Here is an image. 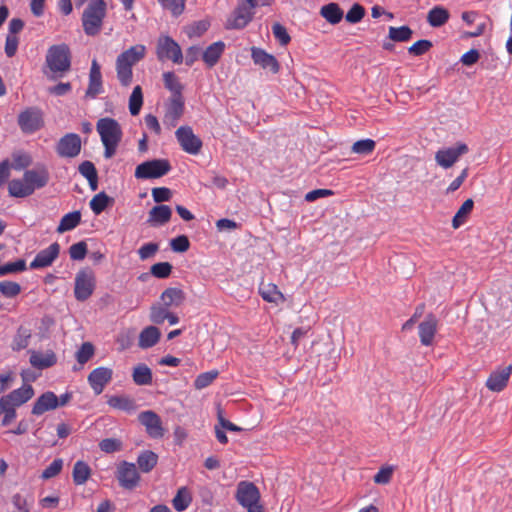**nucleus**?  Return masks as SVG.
Segmentation results:
<instances>
[{"mask_svg":"<svg viewBox=\"0 0 512 512\" xmlns=\"http://www.w3.org/2000/svg\"><path fill=\"white\" fill-rule=\"evenodd\" d=\"M272 32L274 37L279 41L280 45L286 46L291 41V37L287 32V29L280 23H274L272 25Z\"/></svg>","mask_w":512,"mask_h":512,"instance_id":"nucleus-56","label":"nucleus"},{"mask_svg":"<svg viewBox=\"0 0 512 512\" xmlns=\"http://www.w3.org/2000/svg\"><path fill=\"white\" fill-rule=\"evenodd\" d=\"M146 48L144 45L137 44L126 51L122 52L117 60L121 61V64L126 65L130 68L145 57Z\"/></svg>","mask_w":512,"mask_h":512,"instance_id":"nucleus-24","label":"nucleus"},{"mask_svg":"<svg viewBox=\"0 0 512 512\" xmlns=\"http://www.w3.org/2000/svg\"><path fill=\"white\" fill-rule=\"evenodd\" d=\"M16 407L0 400V415H2L1 426H9L16 418Z\"/></svg>","mask_w":512,"mask_h":512,"instance_id":"nucleus-46","label":"nucleus"},{"mask_svg":"<svg viewBox=\"0 0 512 512\" xmlns=\"http://www.w3.org/2000/svg\"><path fill=\"white\" fill-rule=\"evenodd\" d=\"M102 92V75L100 65L94 59L91 64L89 73V84L85 96L88 98H95Z\"/></svg>","mask_w":512,"mask_h":512,"instance_id":"nucleus-22","label":"nucleus"},{"mask_svg":"<svg viewBox=\"0 0 512 512\" xmlns=\"http://www.w3.org/2000/svg\"><path fill=\"white\" fill-rule=\"evenodd\" d=\"M469 148L465 143L458 142L454 146L450 147V167L458 160V158L468 153Z\"/></svg>","mask_w":512,"mask_h":512,"instance_id":"nucleus-63","label":"nucleus"},{"mask_svg":"<svg viewBox=\"0 0 512 512\" xmlns=\"http://www.w3.org/2000/svg\"><path fill=\"white\" fill-rule=\"evenodd\" d=\"M113 202V198L109 197L105 192H100L90 201V208L96 215H99Z\"/></svg>","mask_w":512,"mask_h":512,"instance_id":"nucleus-38","label":"nucleus"},{"mask_svg":"<svg viewBox=\"0 0 512 512\" xmlns=\"http://www.w3.org/2000/svg\"><path fill=\"white\" fill-rule=\"evenodd\" d=\"M106 16V3L104 0H91L82 14V26L86 35H97Z\"/></svg>","mask_w":512,"mask_h":512,"instance_id":"nucleus-1","label":"nucleus"},{"mask_svg":"<svg viewBox=\"0 0 512 512\" xmlns=\"http://www.w3.org/2000/svg\"><path fill=\"white\" fill-rule=\"evenodd\" d=\"M169 312H170L169 307L166 306L163 302L162 303H154L150 307V313H149L150 321L157 325L162 324L166 320Z\"/></svg>","mask_w":512,"mask_h":512,"instance_id":"nucleus-40","label":"nucleus"},{"mask_svg":"<svg viewBox=\"0 0 512 512\" xmlns=\"http://www.w3.org/2000/svg\"><path fill=\"white\" fill-rule=\"evenodd\" d=\"M88 249L85 241H80L70 246L69 255L72 260H83L87 255Z\"/></svg>","mask_w":512,"mask_h":512,"instance_id":"nucleus-54","label":"nucleus"},{"mask_svg":"<svg viewBox=\"0 0 512 512\" xmlns=\"http://www.w3.org/2000/svg\"><path fill=\"white\" fill-rule=\"evenodd\" d=\"M184 114V98L183 96L170 97L166 104V112L164 122L175 127L179 119Z\"/></svg>","mask_w":512,"mask_h":512,"instance_id":"nucleus-17","label":"nucleus"},{"mask_svg":"<svg viewBox=\"0 0 512 512\" xmlns=\"http://www.w3.org/2000/svg\"><path fill=\"white\" fill-rule=\"evenodd\" d=\"M433 44L430 40L422 39L415 42L408 48V53L413 56H421L427 53Z\"/></svg>","mask_w":512,"mask_h":512,"instance_id":"nucleus-53","label":"nucleus"},{"mask_svg":"<svg viewBox=\"0 0 512 512\" xmlns=\"http://www.w3.org/2000/svg\"><path fill=\"white\" fill-rule=\"evenodd\" d=\"M172 269L169 262H158L151 266L150 273L156 278L165 279L170 276Z\"/></svg>","mask_w":512,"mask_h":512,"instance_id":"nucleus-50","label":"nucleus"},{"mask_svg":"<svg viewBox=\"0 0 512 512\" xmlns=\"http://www.w3.org/2000/svg\"><path fill=\"white\" fill-rule=\"evenodd\" d=\"M95 349L92 343L84 342L76 352V360L79 364L84 365L94 355Z\"/></svg>","mask_w":512,"mask_h":512,"instance_id":"nucleus-49","label":"nucleus"},{"mask_svg":"<svg viewBox=\"0 0 512 512\" xmlns=\"http://www.w3.org/2000/svg\"><path fill=\"white\" fill-rule=\"evenodd\" d=\"M24 181L29 187L33 188V192L36 189L43 188L49 181V172L45 167H39L36 169L26 170L23 175Z\"/></svg>","mask_w":512,"mask_h":512,"instance_id":"nucleus-20","label":"nucleus"},{"mask_svg":"<svg viewBox=\"0 0 512 512\" xmlns=\"http://www.w3.org/2000/svg\"><path fill=\"white\" fill-rule=\"evenodd\" d=\"M172 216V210L167 205L154 206L149 211V217L147 222L151 226L164 225L170 221Z\"/></svg>","mask_w":512,"mask_h":512,"instance_id":"nucleus-25","label":"nucleus"},{"mask_svg":"<svg viewBox=\"0 0 512 512\" xmlns=\"http://www.w3.org/2000/svg\"><path fill=\"white\" fill-rule=\"evenodd\" d=\"M364 15L365 9L359 4H354L347 12L345 19L347 22L354 24L360 22Z\"/></svg>","mask_w":512,"mask_h":512,"instance_id":"nucleus-60","label":"nucleus"},{"mask_svg":"<svg viewBox=\"0 0 512 512\" xmlns=\"http://www.w3.org/2000/svg\"><path fill=\"white\" fill-rule=\"evenodd\" d=\"M160 299L169 308L172 306L179 307L185 301L186 296L182 289L169 287L162 292Z\"/></svg>","mask_w":512,"mask_h":512,"instance_id":"nucleus-29","label":"nucleus"},{"mask_svg":"<svg viewBox=\"0 0 512 512\" xmlns=\"http://www.w3.org/2000/svg\"><path fill=\"white\" fill-rule=\"evenodd\" d=\"M218 374L219 373L217 370L201 373L196 377L194 381V387L198 390H201L209 386L217 378Z\"/></svg>","mask_w":512,"mask_h":512,"instance_id":"nucleus-51","label":"nucleus"},{"mask_svg":"<svg viewBox=\"0 0 512 512\" xmlns=\"http://www.w3.org/2000/svg\"><path fill=\"white\" fill-rule=\"evenodd\" d=\"M171 170L167 159H153L139 164L135 169L137 179H155L166 175Z\"/></svg>","mask_w":512,"mask_h":512,"instance_id":"nucleus-5","label":"nucleus"},{"mask_svg":"<svg viewBox=\"0 0 512 512\" xmlns=\"http://www.w3.org/2000/svg\"><path fill=\"white\" fill-rule=\"evenodd\" d=\"M175 136L181 148L192 155L200 153L203 143L202 140L196 136L190 126H181L176 132Z\"/></svg>","mask_w":512,"mask_h":512,"instance_id":"nucleus-9","label":"nucleus"},{"mask_svg":"<svg viewBox=\"0 0 512 512\" xmlns=\"http://www.w3.org/2000/svg\"><path fill=\"white\" fill-rule=\"evenodd\" d=\"M97 132L101 137L102 143H120L122 139V128L113 118L105 117L98 120L96 124Z\"/></svg>","mask_w":512,"mask_h":512,"instance_id":"nucleus-8","label":"nucleus"},{"mask_svg":"<svg viewBox=\"0 0 512 512\" xmlns=\"http://www.w3.org/2000/svg\"><path fill=\"white\" fill-rule=\"evenodd\" d=\"M57 358L54 352L48 351L47 353H41L32 351L30 356V363L34 368L43 370L55 365Z\"/></svg>","mask_w":512,"mask_h":512,"instance_id":"nucleus-28","label":"nucleus"},{"mask_svg":"<svg viewBox=\"0 0 512 512\" xmlns=\"http://www.w3.org/2000/svg\"><path fill=\"white\" fill-rule=\"evenodd\" d=\"M163 80L165 87L172 93L171 97L182 96L183 86L174 72H165Z\"/></svg>","mask_w":512,"mask_h":512,"instance_id":"nucleus-42","label":"nucleus"},{"mask_svg":"<svg viewBox=\"0 0 512 512\" xmlns=\"http://www.w3.org/2000/svg\"><path fill=\"white\" fill-rule=\"evenodd\" d=\"M161 337V332L156 326H148L139 334L138 346L147 349L155 346Z\"/></svg>","mask_w":512,"mask_h":512,"instance_id":"nucleus-26","label":"nucleus"},{"mask_svg":"<svg viewBox=\"0 0 512 512\" xmlns=\"http://www.w3.org/2000/svg\"><path fill=\"white\" fill-rule=\"evenodd\" d=\"M438 320L433 314H428L424 321L419 326V337L421 344L424 346H431L437 331Z\"/></svg>","mask_w":512,"mask_h":512,"instance_id":"nucleus-19","label":"nucleus"},{"mask_svg":"<svg viewBox=\"0 0 512 512\" xmlns=\"http://www.w3.org/2000/svg\"><path fill=\"white\" fill-rule=\"evenodd\" d=\"M163 8L168 9L174 16L182 14L185 8V0H159Z\"/></svg>","mask_w":512,"mask_h":512,"instance_id":"nucleus-58","label":"nucleus"},{"mask_svg":"<svg viewBox=\"0 0 512 512\" xmlns=\"http://www.w3.org/2000/svg\"><path fill=\"white\" fill-rule=\"evenodd\" d=\"M96 277L90 268L81 269L75 277L74 295L78 301H86L93 294Z\"/></svg>","mask_w":512,"mask_h":512,"instance_id":"nucleus-6","label":"nucleus"},{"mask_svg":"<svg viewBox=\"0 0 512 512\" xmlns=\"http://www.w3.org/2000/svg\"><path fill=\"white\" fill-rule=\"evenodd\" d=\"M107 403L110 407L122 411L130 412L136 409L135 401L124 395L111 396L109 397Z\"/></svg>","mask_w":512,"mask_h":512,"instance_id":"nucleus-33","label":"nucleus"},{"mask_svg":"<svg viewBox=\"0 0 512 512\" xmlns=\"http://www.w3.org/2000/svg\"><path fill=\"white\" fill-rule=\"evenodd\" d=\"M474 207V201L472 199H467L459 210L456 212L452 219V226L457 229L462 226L468 220L469 215L471 214Z\"/></svg>","mask_w":512,"mask_h":512,"instance_id":"nucleus-31","label":"nucleus"},{"mask_svg":"<svg viewBox=\"0 0 512 512\" xmlns=\"http://www.w3.org/2000/svg\"><path fill=\"white\" fill-rule=\"evenodd\" d=\"M46 64L53 73H66L71 68V51L67 44L52 45L46 55Z\"/></svg>","mask_w":512,"mask_h":512,"instance_id":"nucleus-3","label":"nucleus"},{"mask_svg":"<svg viewBox=\"0 0 512 512\" xmlns=\"http://www.w3.org/2000/svg\"><path fill=\"white\" fill-rule=\"evenodd\" d=\"M251 57L256 65H259L263 69H269L273 74L279 72L280 64L278 60L265 50L257 47L251 49Z\"/></svg>","mask_w":512,"mask_h":512,"instance_id":"nucleus-18","label":"nucleus"},{"mask_svg":"<svg viewBox=\"0 0 512 512\" xmlns=\"http://www.w3.org/2000/svg\"><path fill=\"white\" fill-rule=\"evenodd\" d=\"M42 113L37 108H28L18 116V125L24 133H33L43 127Z\"/></svg>","mask_w":512,"mask_h":512,"instance_id":"nucleus-12","label":"nucleus"},{"mask_svg":"<svg viewBox=\"0 0 512 512\" xmlns=\"http://www.w3.org/2000/svg\"><path fill=\"white\" fill-rule=\"evenodd\" d=\"M320 14L331 24H337L343 18V11L336 3H329L321 8Z\"/></svg>","mask_w":512,"mask_h":512,"instance_id":"nucleus-37","label":"nucleus"},{"mask_svg":"<svg viewBox=\"0 0 512 512\" xmlns=\"http://www.w3.org/2000/svg\"><path fill=\"white\" fill-rule=\"evenodd\" d=\"M265 4V0H245L239 3L228 19L227 28L242 29L246 27L253 19V9L259 5Z\"/></svg>","mask_w":512,"mask_h":512,"instance_id":"nucleus-4","label":"nucleus"},{"mask_svg":"<svg viewBox=\"0 0 512 512\" xmlns=\"http://www.w3.org/2000/svg\"><path fill=\"white\" fill-rule=\"evenodd\" d=\"M55 149L62 158H75L81 152V137L76 133H67L59 139Z\"/></svg>","mask_w":512,"mask_h":512,"instance_id":"nucleus-10","label":"nucleus"},{"mask_svg":"<svg viewBox=\"0 0 512 512\" xmlns=\"http://www.w3.org/2000/svg\"><path fill=\"white\" fill-rule=\"evenodd\" d=\"M113 371L108 367L95 368L88 376V382L96 395L103 392L105 386L112 380Z\"/></svg>","mask_w":512,"mask_h":512,"instance_id":"nucleus-15","label":"nucleus"},{"mask_svg":"<svg viewBox=\"0 0 512 512\" xmlns=\"http://www.w3.org/2000/svg\"><path fill=\"white\" fill-rule=\"evenodd\" d=\"M81 222V213L80 211L70 212L62 217L60 223L57 227L58 233H64L66 231L72 230L79 225Z\"/></svg>","mask_w":512,"mask_h":512,"instance_id":"nucleus-34","label":"nucleus"},{"mask_svg":"<svg viewBox=\"0 0 512 512\" xmlns=\"http://www.w3.org/2000/svg\"><path fill=\"white\" fill-rule=\"evenodd\" d=\"M413 31L408 26L390 27L389 38L395 42H406L411 39Z\"/></svg>","mask_w":512,"mask_h":512,"instance_id":"nucleus-45","label":"nucleus"},{"mask_svg":"<svg viewBox=\"0 0 512 512\" xmlns=\"http://www.w3.org/2000/svg\"><path fill=\"white\" fill-rule=\"evenodd\" d=\"M138 421L145 427L147 434L154 439L162 438L165 430L161 418L152 410L143 411L138 415Z\"/></svg>","mask_w":512,"mask_h":512,"instance_id":"nucleus-13","label":"nucleus"},{"mask_svg":"<svg viewBox=\"0 0 512 512\" xmlns=\"http://www.w3.org/2000/svg\"><path fill=\"white\" fill-rule=\"evenodd\" d=\"M63 467V460L61 458L55 459L41 474L43 480L51 479L57 476Z\"/></svg>","mask_w":512,"mask_h":512,"instance_id":"nucleus-57","label":"nucleus"},{"mask_svg":"<svg viewBox=\"0 0 512 512\" xmlns=\"http://www.w3.org/2000/svg\"><path fill=\"white\" fill-rule=\"evenodd\" d=\"M235 498L247 512H264L260 504V491L253 482L241 481L237 485Z\"/></svg>","mask_w":512,"mask_h":512,"instance_id":"nucleus-2","label":"nucleus"},{"mask_svg":"<svg viewBox=\"0 0 512 512\" xmlns=\"http://www.w3.org/2000/svg\"><path fill=\"white\" fill-rule=\"evenodd\" d=\"M158 455L153 451H143L137 458L139 469L144 473H149L156 466Z\"/></svg>","mask_w":512,"mask_h":512,"instance_id":"nucleus-32","label":"nucleus"},{"mask_svg":"<svg viewBox=\"0 0 512 512\" xmlns=\"http://www.w3.org/2000/svg\"><path fill=\"white\" fill-rule=\"evenodd\" d=\"M209 23L207 21H198L188 27L185 31L189 38L200 37L204 32L207 31Z\"/></svg>","mask_w":512,"mask_h":512,"instance_id":"nucleus-59","label":"nucleus"},{"mask_svg":"<svg viewBox=\"0 0 512 512\" xmlns=\"http://www.w3.org/2000/svg\"><path fill=\"white\" fill-rule=\"evenodd\" d=\"M427 21L432 27H440L448 21V11L442 7H434L427 15Z\"/></svg>","mask_w":512,"mask_h":512,"instance_id":"nucleus-39","label":"nucleus"},{"mask_svg":"<svg viewBox=\"0 0 512 512\" xmlns=\"http://www.w3.org/2000/svg\"><path fill=\"white\" fill-rule=\"evenodd\" d=\"M0 292L7 298H13L20 294L21 286L13 281H1Z\"/></svg>","mask_w":512,"mask_h":512,"instance_id":"nucleus-52","label":"nucleus"},{"mask_svg":"<svg viewBox=\"0 0 512 512\" xmlns=\"http://www.w3.org/2000/svg\"><path fill=\"white\" fill-rule=\"evenodd\" d=\"M191 495L186 487H181L172 500L173 507L177 511H184L191 503Z\"/></svg>","mask_w":512,"mask_h":512,"instance_id":"nucleus-44","label":"nucleus"},{"mask_svg":"<svg viewBox=\"0 0 512 512\" xmlns=\"http://www.w3.org/2000/svg\"><path fill=\"white\" fill-rule=\"evenodd\" d=\"M156 53L160 61L171 60L176 64H180L183 61L181 47L169 36H163L158 39Z\"/></svg>","mask_w":512,"mask_h":512,"instance_id":"nucleus-7","label":"nucleus"},{"mask_svg":"<svg viewBox=\"0 0 512 512\" xmlns=\"http://www.w3.org/2000/svg\"><path fill=\"white\" fill-rule=\"evenodd\" d=\"M511 373V365L501 370L492 372L486 381V387L494 392L502 391L507 386Z\"/></svg>","mask_w":512,"mask_h":512,"instance_id":"nucleus-21","label":"nucleus"},{"mask_svg":"<svg viewBox=\"0 0 512 512\" xmlns=\"http://www.w3.org/2000/svg\"><path fill=\"white\" fill-rule=\"evenodd\" d=\"M170 246L174 252L183 253L189 249L190 242L187 236L180 235L171 240Z\"/></svg>","mask_w":512,"mask_h":512,"instance_id":"nucleus-62","label":"nucleus"},{"mask_svg":"<svg viewBox=\"0 0 512 512\" xmlns=\"http://www.w3.org/2000/svg\"><path fill=\"white\" fill-rule=\"evenodd\" d=\"M143 105V93L141 86L137 85L134 87L129 97V111L132 116H137L140 113Z\"/></svg>","mask_w":512,"mask_h":512,"instance_id":"nucleus-43","label":"nucleus"},{"mask_svg":"<svg viewBox=\"0 0 512 512\" xmlns=\"http://www.w3.org/2000/svg\"><path fill=\"white\" fill-rule=\"evenodd\" d=\"M225 49V43L222 41H217L209 45L205 51L202 53V59L205 64L212 68L217 64L221 55L223 54Z\"/></svg>","mask_w":512,"mask_h":512,"instance_id":"nucleus-27","label":"nucleus"},{"mask_svg":"<svg viewBox=\"0 0 512 512\" xmlns=\"http://www.w3.org/2000/svg\"><path fill=\"white\" fill-rule=\"evenodd\" d=\"M116 478L119 485L127 490H132L138 486L140 475L136 465L127 461H122L117 467Z\"/></svg>","mask_w":512,"mask_h":512,"instance_id":"nucleus-11","label":"nucleus"},{"mask_svg":"<svg viewBox=\"0 0 512 512\" xmlns=\"http://www.w3.org/2000/svg\"><path fill=\"white\" fill-rule=\"evenodd\" d=\"M33 396V387L30 384H24L22 387L3 395L0 400L18 408L32 399Z\"/></svg>","mask_w":512,"mask_h":512,"instance_id":"nucleus-16","label":"nucleus"},{"mask_svg":"<svg viewBox=\"0 0 512 512\" xmlns=\"http://www.w3.org/2000/svg\"><path fill=\"white\" fill-rule=\"evenodd\" d=\"M259 293L267 302L277 303L278 300H285L283 294L278 290L275 284L262 285L259 288Z\"/></svg>","mask_w":512,"mask_h":512,"instance_id":"nucleus-41","label":"nucleus"},{"mask_svg":"<svg viewBox=\"0 0 512 512\" xmlns=\"http://www.w3.org/2000/svg\"><path fill=\"white\" fill-rule=\"evenodd\" d=\"M99 447L103 452L113 453L121 450L122 443L120 440L115 438H106L99 443Z\"/></svg>","mask_w":512,"mask_h":512,"instance_id":"nucleus-61","label":"nucleus"},{"mask_svg":"<svg viewBox=\"0 0 512 512\" xmlns=\"http://www.w3.org/2000/svg\"><path fill=\"white\" fill-rule=\"evenodd\" d=\"M58 407V397L54 392L47 391L40 395L35 401L31 413L33 415H42L46 411L54 410Z\"/></svg>","mask_w":512,"mask_h":512,"instance_id":"nucleus-23","label":"nucleus"},{"mask_svg":"<svg viewBox=\"0 0 512 512\" xmlns=\"http://www.w3.org/2000/svg\"><path fill=\"white\" fill-rule=\"evenodd\" d=\"M133 381L137 385H149L152 383L151 369L145 364H138L133 369Z\"/></svg>","mask_w":512,"mask_h":512,"instance_id":"nucleus-36","label":"nucleus"},{"mask_svg":"<svg viewBox=\"0 0 512 512\" xmlns=\"http://www.w3.org/2000/svg\"><path fill=\"white\" fill-rule=\"evenodd\" d=\"M91 475V468L84 461H77L74 464L72 477L76 485L84 484Z\"/></svg>","mask_w":512,"mask_h":512,"instance_id":"nucleus-35","label":"nucleus"},{"mask_svg":"<svg viewBox=\"0 0 512 512\" xmlns=\"http://www.w3.org/2000/svg\"><path fill=\"white\" fill-rule=\"evenodd\" d=\"M26 270V262L24 259H19L15 262H10L0 266V275L4 276L7 274L22 272Z\"/></svg>","mask_w":512,"mask_h":512,"instance_id":"nucleus-55","label":"nucleus"},{"mask_svg":"<svg viewBox=\"0 0 512 512\" xmlns=\"http://www.w3.org/2000/svg\"><path fill=\"white\" fill-rule=\"evenodd\" d=\"M60 245L58 242L52 243L48 248L37 253L34 260L30 263L31 269H42L49 267L58 258Z\"/></svg>","mask_w":512,"mask_h":512,"instance_id":"nucleus-14","label":"nucleus"},{"mask_svg":"<svg viewBox=\"0 0 512 512\" xmlns=\"http://www.w3.org/2000/svg\"><path fill=\"white\" fill-rule=\"evenodd\" d=\"M8 191L12 197L24 198L33 194V188L29 187L23 179H13L8 184Z\"/></svg>","mask_w":512,"mask_h":512,"instance_id":"nucleus-30","label":"nucleus"},{"mask_svg":"<svg viewBox=\"0 0 512 512\" xmlns=\"http://www.w3.org/2000/svg\"><path fill=\"white\" fill-rule=\"evenodd\" d=\"M376 147V142L372 139H362L356 141L352 147L351 151L356 154L368 155L371 154Z\"/></svg>","mask_w":512,"mask_h":512,"instance_id":"nucleus-48","label":"nucleus"},{"mask_svg":"<svg viewBox=\"0 0 512 512\" xmlns=\"http://www.w3.org/2000/svg\"><path fill=\"white\" fill-rule=\"evenodd\" d=\"M393 474V468L391 466L382 467L374 476L373 480L376 484H387L390 482Z\"/></svg>","mask_w":512,"mask_h":512,"instance_id":"nucleus-64","label":"nucleus"},{"mask_svg":"<svg viewBox=\"0 0 512 512\" xmlns=\"http://www.w3.org/2000/svg\"><path fill=\"white\" fill-rule=\"evenodd\" d=\"M116 72L117 78L122 86L128 87L132 82L133 72L132 68L121 64V61L116 59Z\"/></svg>","mask_w":512,"mask_h":512,"instance_id":"nucleus-47","label":"nucleus"}]
</instances>
